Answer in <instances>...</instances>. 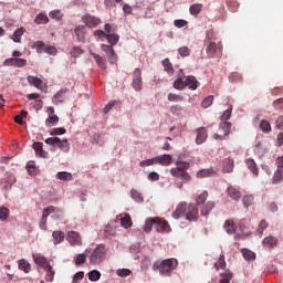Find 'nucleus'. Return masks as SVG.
I'll list each match as a JSON object with an SVG mask.
<instances>
[{"mask_svg":"<svg viewBox=\"0 0 283 283\" xmlns=\"http://www.w3.org/2000/svg\"><path fill=\"white\" fill-rule=\"evenodd\" d=\"M178 268V259H166L163 261H156L153 264V271H159L160 275H171V271H176Z\"/></svg>","mask_w":283,"mask_h":283,"instance_id":"nucleus-1","label":"nucleus"},{"mask_svg":"<svg viewBox=\"0 0 283 283\" xmlns=\"http://www.w3.org/2000/svg\"><path fill=\"white\" fill-rule=\"evenodd\" d=\"M198 80L196 76L188 75V76H179L172 84V87L175 90L182 91L185 87H188L189 90L196 91L198 90Z\"/></svg>","mask_w":283,"mask_h":283,"instance_id":"nucleus-2","label":"nucleus"},{"mask_svg":"<svg viewBox=\"0 0 283 283\" xmlns=\"http://www.w3.org/2000/svg\"><path fill=\"white\" fill-rule=\"evenodd\" d=\"M105 255H107V250L105 249V245L99 244L91 253L88 258L90 263L94 266H97L98 264H102V262L105 260Z\"/></svg>","mask_w":283,"mask_h":283,"instance_id":"nucleus-3","label":"nucleus"},{"mask_svg":"<svg viewBox=\"0 0 283 283\" xmlns=\"http://www.w3.org/2000/svg\"><path fill=\"white\" fill-rule=\"evenodd\" d=\"M45 144L59 147V149H61V151H63L64 154L70 153V142H67V139H61L59 137H49L45 139Z\"/></svg>","mask_w":283,"mask_h":283,"instance_id":"nucleus-4","label":"nucleus"},{"mask_svg":"<svg viewBox=\"0 0 283 283\" xmlns=\"http://www.w3.org/2000/svg\"><path fill=\"white\" fill-rule=\"evenodd\" d=\"M208 59H220L222 56V45L216 42H209L206 48Z\"/></svg>","mask_w":283,"mask_h":283,"instance_id":"nucleus-5","label":"nucleus"},{"mask_svg":"<svg viewBox=\"0 0 283 283\" xmlns=\"http://www.w3.org/2000/svg\"><path fill=\"white\" fill-rule=\"evenodd\" d=\"M132 87L135 92L143 91V71H140V69H135L133 72Z\"/></svg>","mask_w":283,"mask_h":283,"instance_id":"nucleus-6","label":"nucleus"},{"mask_svg":"<svg viewBox=\"0 0 283 283\" xmlns=\"http://www.w3.org/2000/svg\"><path fill=\"white\" fill-rule=\"evenodd\" d=\"M101 49L103 52H105V54L107 55V60L112 65L118 63V54H116L114 46L108 44H101Z\"/></svg>","mask_w":283,"mask_h":283,"instance_id":"nucleus-7","label":"nucleus"},{"mask_svg":"<svg viewBox=\"0 0 283 283\" xmlns=\"http://www.w3.org/2000/svg\"><path fill=\"white\" fill-rule=\"evenodd\" d=\"M66 240L71 244V247H83V239L81 238V234L76 231H69Z\"/></svg>","mask_w":283,"mask_h":283,"instance_id":"nucleus-8","label":"nucleus"},{"mask_svg":"<svg viewBox=\"0 0 283 283\" xmlns=\"http://www.w3.org/2000/svg\"><path fill=\"white\" fill-rule=\"evenodd\" d=\"M155 229L157 233H169V231H171V228L169 227V222L158 217L155 218Z\"/></svg>","mask_w":283,"mask_h":283,"instance_id":"nucleus-9","label":"nucleus"},{"mask_svg":"<svg viewBox=\"0 0 283 283\" xmlns=\"http://www.w3.org/2000/svg\"><path fill=\"white\" fill-rule=\"evenodd\" d=\"M176 166L177 167L170 169V174L171 176H174V178H178V174L187 171V169H189L190 164L187 161H177Z\"/></svg>","mask_w":283,"mask_h":283,"instance_id":"nucleus-10","label":"nucleus"},{"mask_svg":"<svg viewBox=\"0 0 283 283\" xmlns=\"http://www.w3.org/2000/svg\"><path fill=\"white\" fill-rule=\"evenodd\" d=\"M82 21L85 23L86 28H96L97 25H101V20L92 14L83 15Z\"/></svg>","mask_w":283,"mask_h":283,"instance_id":"nucleus-11","label":"nucleus"},{"mask_svg":"<svg viewBox=\"0 0 283 283\" xmlns=\"http://www.w3.org/2000/svg\"><path fill=\"white\" fill-rule=\"evenodd\" d=\"M186 220H189V222H196L198 220V207L196 205H189L187 207Z\"/></svg>","mask_w":283,"mask_h":283,"instance_id":"nucleus-12","label":"nucleus"},{"mask_svg":"<svg viewBox=\"0 0 283 283\" xmlns=\"http://www.w3.org/2000/svg\"><path fill=\"white\" fill-rule=\"evenodd\" d=\"M187 202H180L174 211L172 218H175V220H179L182 216H187Z\"/></svg>","mask_w":283,"mask_h":283,"instance_id":"nucleus-13","label":"nucleus"},{"mask_svg":"<svg viewBox=\"0 0 283 283\" xmlns=\"http://www.w3.org/2000/svg\"><path fill=\"white\" fill-rule=\"evenodd\" d=\"M156 165H161L163 167H169L171 165L172 157L171 155H160L155 157Z\"/></svg>","mask_w":283,"mask_h":283,"instance_id":"nucleus-14","label":"nucleus"},{"mask_svg":"<svg viewBox=\"0 0 283 283\" xmlns=\"http://www.w3.org/2000/svg\"><path fill=\"white\" fill-rule=\"evenodd\" d=\"M208 134H207V128L205 127H200L197 129V137H196V143L198 145H202L203 143L207 142L208 138Z\"/></svg>","mask_w":283,"mask_h":283,"instance_id":"nucleus-15","label":"nucleus"},{"mask_svg":"<svg viewBox=\"0 0 283 283\" xmlns=\"http://www.w3.org/2000/svg\"><path fill=\"white\" fill-rule=\"evenodd\" d=\"M35 156H40V158H48V151L43 149V143L34 142L32 145Z\"/></svg>","mask_w":283,"mask_h":283,"instance_id":"nucleus-16","label":"nucleus"},{"mask_svg":"<svg viewBox=\"0 0 283 283\" xmlns=\"http://www.w3.org/2000/svg\"><path fill=\"white\" fill-rule=\"evenodd\" d=\"M75 36H77L78 43L85 41V35L87 34V28L83 24L77 25L74 30Z\"/></svg>","mask_w":283,"mask_h":283,"instance_id":"nucleus-17","label":"nucleus"},{"mask_svg":"<svg viewBox=\"0 0 283 283\" xmlns=\"http://www.w3.org/2000/svg\"><path fill=\"white\" fill-rule=\"evenodd\" d=\"M245 166L248 167L249 171L253 174V176H259L260 169L258 168V164L252 158L245 160Z\"/></svg>","mask_w":283,"mask_h":283,"instance_id":"nucleus-18","label":"nucleus"},{"mask_svg":"<svg viewBox=\"0 0 283 283\" xmlns=\"http://www.w3.org/2000/svg\"><path fill=\"white\" fill-rule=\"evenodd\" d=\"M227 193L229 196V198H231L232 200H240V198H242V193L240 192V190H238L237 188H234L233 186H230L227 189Z\"/></svg>","mask_w":283,"mask_h":283,"instance_id":"nucleus-19","label":"nucleus"},{"mask_svg":"<svg viewBox=\"0 0 283 283\" xmlns=\"http://www.w3.org/2000/svg\"><path fill=\"white\" fill-rule=\"evenodd\" d=\"M65 94H67V88L60 90L54 96H53V105H59V103H63L65 101Z\"/></svg>","mask_w":283,"mask_h":283,"instance_id":"nucleus-20","label":"nucleus"},{"mask_svg":"<svg viewBox=\"0 0 283 283\" xmlns=\"http://www.w3.org/2000/svg\"><path fill=\"white\" fill-rule=\"evenodd\" d=\"M216 207V203L213 201H208L201 207V216L207 218L211 211H213V208Z\"/></svg>","mask_w":283,"mask_h":283,"instance_id":"nucleus-21","label":"nucleus"},{"mask_svg":"<svg viewBox=\"0 0 283 283\" xmlns=\"http://www.w3.org/2000/svg\"><path fill=\"white\" fill-rule=\"evenodd\" d=\"M91 56H93L94 61L97 63L98 67H101V70H107V62L105 61V59H103V56L91 52Z\"/></svg>","mask_w":283,"mask_h":283,"instance_id":"nucleus-22","label":"nucleus"},{"mask_svg":"<svg viewBox=\"0 0 283 283\" xmlns=\"http://www.w3.org/2000/svg\"><path fill=\"white\" fill-rule=\"evenodd\" d=\"M234 167V161L231 158H226L223 160L222 169L224 174H232Z\"/></svg>","mask_w":283,"mask_h":283,"instance_id":"nucleus-23","label":"nucleus"},{"mask_svg":"<svg viewBox=\"0 0 283 283\" xmlns=\"http://www.w3.org/2000/svg\"><path fill=\"white\" fill-rule=\"evenodd\" d=\"M223 227L227 233H229V235H233V233L238 231V226H235V222H233L232 220H226Z\"/></svg>","mask_w":283,"mask_h":283,"instance_id":"nucleus-24","label":"nucleus"},{"mask_svg":"<svg viewBox=\"0 0 283 283\" xmlns=\"http://www.w3.org/2000/svg\"><path fill=\"white\" fill-rule=\"evenodd\" d=\"M161 65L165 72H167L169 76H174V72H175L174 64H171V62L169 61V57H166L165 60H163Z\"/></svg>","mask_w":283,"mask_h":283,"instance_id":"nucleus-25","label":"nucleus"},{"mask_svg":"<svg viewBox=\"0 0 283 283\" xmlns=\"http://www.w3.org/2000/svg\"><path fill=\"white\" fill-rule=\"evenodd\" d=\"M27 81L30 85H33V87H36V90H41V85H43V80L36 76L29 75L27 77Z\"/></svg>","mask_w":283,"mask_h":283,"instance_id":"nucleus-26","label":"nucleus"},{"mask_svg":"<svg viewBox=\"0 0 283 283\" xmlns=\"http://www.w3.org/2000/svg\"><path fill=\"white\" fill-rule=\"evenodd\" d=\"M34 23L36 25H45L46 23H50V18H48V14L44 12H41L35 17Z\"/></svg>","mask_w":283,"mask_h":283,"instance_id":"nucleus-27","label":"nucleus"},{"mask_svg":"<svg viewBox=\"0 0 283 283\" xmlns=\"http://www.w3.org/2000/svg\"><path fill=\"white\" fill-rule=\"evenodd\" d=\"M263 244L268 247V249H273V247H277V238L273 235L265 237L263 239Z\"/></svg>","mask_w":283,"mask_h":283,"instance_id":"nucleus-28","label":"nucleus"},{"mask_svg":"<svg viewBox=\"0 0 283 283\" xmlns=\"http://www.w3.org/2000/svg\"><path fill=\"white\" fill-rule=\"evenodd\" d=\"M52 238L54 240V244H61V242L65 240V232L61 230L53 231Z\"/></svg>","mask_w":283,"mask_h":283,"instance_id":"nucleus-29","label":"nucleus"},{"mask_svg":"<svg viewBox=\"0 0 283 283\" xmlns=\"http://www.w3.org/2000/svg\"><path fill=\"white\" fill-rule=\"evenodd\" d=\"M33 259H34L35 264H38L42 269H46L48 266L51 265L45 256H35V255H33Z\"/></svg>","mask_w":283,"mask_h":283,"instance_id":"nucleus-30","label":"nucleus"},{"mask_svg":"<svg viewBox=\"0 0 283 283\" xmlns=\"http://www.w3.org/2000/svg\"><path fill=\"white\" fill-rule=\"evenodd\" d=\"M202 3H195L190 6L189 12L192 17H198L202 12Z\"/></svg>","mask_w":283,"mask_h":283,"instance_id":"nucleus-31","label":"nucleus"},{"mask_svg":"<svg viewBox=\"0 0 283 283\" xmlns=\"http://www.w3.org/2000/svg\"><path fill=\"white\" fill-rule=\"evenodd\" d=\"M19 269L24 273H30V271L32 270V266L30 265V262H28V260L21 259L19 260Z\"/></svg>","mask_w":283,"mask_h":283,"instance_id":"nucleus-32","label":"nucleus"},{"mask_svg":"<svg viewBox=\"0 0 283 283\" xmlns=\"http://www.w3.org/2000/svg\"><path fill=\"white\" fill-rule=\"evenodd\" d=\"M56 179L57 180L70 181V180H74V176L72 175V172L60 171V172L56 174Z\"/></svg>","mask_w":283,"mask_h":283,"instance_id":"nucleus-33","label":"nucleus"},{"mask_svg":"<svg viewBox=\"0 0 283 283\" xmlns=\"http://www.w3.org/2000/svg\"><path fill=\"white\" fill-rule=\"evenodd\" d=\"M219 127L223 130L224 136H229V134H231V127H233V124H231V122H220Z\"/></svg>","mask_w":283,"mask_h":283,"instance_id":"nucleus-34","label":"nucleus"},{"mask_svg":"<svg viewBox=\"0 0 283 283\" xmlns=\"http://www.w3.org/2000/svg\"><path fill=\"white\" fill-rule=\"evenodd\" d=\"M120 224L124 227V229H129L133 224L132 217L129 214L125 213L120 217Z\"/></svg>","mask_w":283,"mask_h":283,"instance_id":"nucleus-35","label":"nucleus"},{"mask_svg":"<svg viewBox=\"0 0 283 283\" xmlns=\"http://www.w3.org/2000/svg\"><path fill=\"white\" fill-rule=\"evenodd\" d=\"M156 229V218H149L146 220L145 226H144V231L146 233H151V228Z\"/></svg>","mask_w":283,"mask_h":283,"instance_id":"nucleus-36","label":"nucleus"},{"mask_svg":"<svg viewBox=\"0 0 283 283\" xmlns=\"http://www.w3.org/2000/svg\"><path fill=\"white\" fill-rule=\"evenodd\" d=\"M283 180V171L280 168H276L273 177H272V182L273 185H280V182H282Z\"/></svg>","mask_w":283,"mask_h":283,"instance_id":"nucleus-37","label":"nucleus"},{"mask_svg":"<svg viewBox=\"0 0 283 283\" xmlns=\"http://www.w3.org/2000/svg\"><path fill=\"white\" fill-rule=\"evenodd\" d=\"M22 34H25V29L24 28H20L18 30H15L13 35L11 36L12 41L14 43H21Z\"/></svg>","mask_w":283,"mask_h":283,"instance_id":"nucleus-38","label":"nucleus"},{"mask_svg":"<svg viewBox=\"0 0 283 283\" xmlns=\"http://www.w3.org/2000/svg\"><path fill=\"white\" fill-rule=\"evenodd\" d=\"M254 202H255V197L253 195H247L242 199V203L245 209H249V207H251V205H254Z\"/></svg>","mask_w":283,"mask_h":283,"instance_id":"nucleus-39","label":"nucleus"},{"mask_svg":"<svg viewBox=\"0 0 283 283\" xmlns=\"http://www.w3.org/2000/svg\"><path fill=\"white\" fill-rule=\"evenodd\" d=\"M44 271L46 273L45 280L48 282H54V275L56 272H54V269L52 268V265H48L46 268H44Z\"/></svg>","mask_w":283,"mask_h":283,"instance_id":"nucleus-40","label":"nucleus"},{"mask_svg":"<svg viewBox=\"0 0 283 283\" xmlns=\"http://www.w3.org/2000/svg\"><path fill=\"white\" fill-rule=\"evenodd\" d=\"M106 40L108 41L109 45L114 48V45H117L118 41H120V36L116 33L107 34Z\"/></svg>","mask_w":283,"mask_h":283,"instance_id":"nucleus-41","label":"nucleus"},{"mask_svg":"<svg viewBox=\"0 0 283 283\" xmlns=\"http://www.w3.org/2000/svg\"><path fill=\"white\" fill-rule=\"evenodd\" d=\"M208 198H209V192L207 190H205L203 192L198 195V197L196 199L197 206L200 207V205H205V202H207Z\"/></svg>","mask_w":283,"mask_h":283,"instance_id":"nucleus-42","label":"nucleus"},{"mask_svg":"<svg viewBox=\"0 0 283 283\" xmlns=\"http://www.w3.org/2000/svg\"><path fill=\"white\" fill-rule=\"evenodd\" d=\"M227 268V261L224 260V254H221L218 259V261L214 263V269L217 271H220V269Z\"/></svg>","mask_w":283,"mask_h":283,"instance_id":"nucleus-43","label":"nucleus"},{"mask_svg":"<svg viewBox=\"0 0 283 283\" xmlns=\"http://www.w3.org/2000/svg\"><path fill=\"white\" fill-rule=\"evenodd\" d=\"M168 101L170 103H182V101H185V97H182V95H178L176 93H169Z\"/></svg>","mask_w":283,"mask_h":283,"instance_id":"nucleus-44","label":"nucleus"},{"mask_svg":"<svg viewBox=\"0 0 283 283\" xmlns=\"http://www.w3.org/2000/svg\"><path fill=\"white\" fill-rule=\"evenodd\" d=\"M57 124H59V116L56 115H51L45 120L46 127H53L54 125H57Z\"/></svg>","mask_w":283,"mask_h":283,"instance_id":"nucleus-45","label":"nucleus"},{"mask_svg":"<svg viewBox=\"0 0 283 283\" xmlns=\"http://www.w3.org/2000/svg\"><path fill=\"white\" fill-rule=\"evenodd\" d=\"M84 52H85V51H83V49H81V46H73V48L71 49L70 54H71V56H72L73 59H78Z\"/></svg>","mask_w":283,"mask_h":283,"instance_id":"nucleus-46","label":"nucleus"},{"mask_svg":"<svg viewBox=\"0 0 283 283\" xmlns=\"http://www.w3.org/2000/svg\"><path fill=\"white\" fill-rule=\"evenodd\" d=\"M88 280L91 282H98V280H101V272L98 270L88 272Z\"/></svg>","mask_w":283,"mask_h":283,"instance_id":"nucleus-47","label":"nucleus"},{"mask_svg":"<svg viewBox=\"0 0 283 283\" xmlns=\"http://www.w3.org/2000/svg\"><path fill=\"white\" fill-rule=\"evenodd\" d=\"M213 176V170L211 169H201L197 172V178H209Z\"/></svg>","mask_w":283,"mask_h":283,"instance_id":"nucleus-48","label":"nucleus"},{"mask_svg":"<svg viewBox=\"0 0 283 283\" xmlns=\"http://www.w3.org/2000/svg\"><path fill=\"white\" fill-rule=\"evenodd\" d=\"M213 105V95L207 96L202 102H201V107L203 109H207Z\"/></svg>","mask_w":283,"mask_h":283,"instance_id":"nucleus-49","label":"nucleus"},{"mask_svg":"<svg viewBox=\"0 0 283 283\" xmlns=\"http://www.w3.org/2000/svg\"><path fill=\"white\" fill-rule=\"evenodd\" d=\"M260 129L264 132V134H270L271 132V123L269 120H261L260 123Z\"/></svg>","mask_w":283,"mask_h":283,"instance_id":"nucleus-50","label":"nucleus"},{"mask_svg":"<svg viewBox=\"0 0 283 283\" xmlns=\"http://www.w3.org/2000/svg\"><path fill=\"white\" fill-rule=\"evenodd\" d=\"M63 134H67V129H65L63 127L53 128L50 132V136H63Z\"/></svg>","mask_w":283,"mask_h":283,"instance_id":"nucleus-51","label":"nucleus"},{"mask_svg":"<svg viewBox=\"0 0 283 283\" xmlns=\"http://www.w3.org/2000/svg\"><path fill=\"white\" fill-rule=\"evenodd\" d=\"M242 255L244 260H255V253L251 250L244 249L242 250Z\"/></svg>","mask_w":283,"mask_h":283,"instance_id":"nucleus-52","label":"nucleus"},{"mask_svg":"<svg viewBox=\"0 0 283 283\" xmlns=\"http://www.w3.org/2000/svg\"><path fill=\"white\" fill-rule=\"evenodd\" d=\"M178 54L181 55L182 57L190 56L191 54V49L188 46H181L177 50Z\"/></svg>","mask_w":283,"mask_h":283,"instance_id":"nucleus-53","label":"nucleus"},{"mask_svg":"<svg viewBox=\"0 0 283 283\" xmlns=\"http://www.w3.org/2000/svg\"><path fill=\"white\" fill-rule=\"evenodd\" d=\"M10 217V209L6 207L0 208V220L3 222L7 218Z\"/></svg>","mask_w":283,"mask_h":283,"instance_id":"nucleus-54","label":"nucleus"},{"mask_svg":"<svg viewBox=\"0 0 283 283\" xmlns=\"http://www.w3.org/2000/svg\"><path fill=\"white\" fill-rule=\"evenodd\" d=\"M43 52H45V54H51L52 56H56V54L59 53V50H56L55 46L46 45L44 46Z\"/></svg>","mask_w":283,"mask_h":283,"instance_id":"nucleus-55","label":"nucleus"},{"mask_svg":"<svg viewBox=\"0 0 283 283\" xmlns=\"http://www.w3.org/2000/svg\"><path fill=\"white\" fill-rule=\"evenodd\" d=\"M231 112H233V106H230L222 115L221 123H227L231 118Z\"/></svg>","mask_w":283,"mask_h":283,"instance_id":"nucleus-56","label":"nucleus"},{"mask_svg":"<svg viewBox=\"0 0 283 283\" xmlns=\"http://www.w3.org/2000/svg\"><path fill=\"white\" fill-rule=\"evenodd\" d=\"M130 196H132V199L135 200L136 202H143V195H140V192H138L137 190H132L130 191Z\"/></svg>","mask_w":283,"mask_h":283,"instance_id":"nucleus-57","label":"nucleus"},{"mask_svg":"<svg viewBox=\"0 0 283 283\" xmlns=\"http://www.w3.org/2000/svg\"><path fill=\"white\" fill-rule=\"evenodd\" d=\"M151 165H156V157L146 159V160H142L139 163V166H142V167H151Z\"/></svg>","mask_w":283,"mask_h":283,"instance_id":"nucleus-58","label":"nucleus"},{"mask_svg":"<svg viewBox=\"0 0 283 283\" xmlns=\"http://www.w3.org/2000/svg\"><path fill=\"white\" fill-rule=\"evenodd\" d=\"M34 48L36 49V52L39 54H43V50L45 49V42L44 41H36L34 43Z\"/></svg>","mask_w":283,"mask_h":283,"instance_id":"nucleus-59","label":"nucleus"},{"mask_svg":"<svg viewBox=\"0 0 283 283\" xmlns=\"http://www.w3.org/2000/svg\"><path fill=\"white\" fill-rule=\"evenodd\" d=\"M268 228H269V222H266V220H261V222L259 223L258 233L262 235V233H264V229H268Z\"/></svg>","mask_w":283,"mask_h":283,"instance_id":"nucleus-60","label":"nucleus"},{"mask_svg":"<svg viewBox=\"0 0 283 283\" xmlns=\"http://www.w3.org/2000/svg\"><path fill=\"white\" fill-rule=\"evenodd\" d=\"M117 275L119 277H128V275H132V270H129V269H119V270H117Z\"/></svg>","mask_w":283,"mask_h":283,"instance_id":"nucleus-61","label":"nucleus"},{"mask_svg":"<svg viewBox=\"0 0 283 283\" xmlns=\"http://www.w3.org/2000/svg\"><path fill=\"white\" fill-rule=\"evenodd\" d=\"M86 256L85 254H77L75 256V264L76 266H81V264H85Z\"/></svg>","mask_w":283,"mask_h":283,"instance_id":"nucleus-62","label":"nucleus"},{"mask_svg":"<svg viewBox=\"0 0 283 283\" xmlns=\"http://www.w3.org/2000/svg\"><path fill=\"white\" fill-rule=\"evenodd\" d=\"M170 111H171V114H174L175 116H180V114H182V106L180 105L171 106Z\"/></svg>","mask_w":283,"mask_h":283,"instance_id":"nucleus-63","label":"nucleus"},{"mask_svg":"<svg viewBox=\"0 0 283 283\" xmlns=\"http://www.w3.org/2000/svg\"><path fill=\"white\" fill-rule=\"evenodd\" d=\"M83 277H85V273L83 271H80L74 274L72 283H78L81 282V280H83Z\"/></svg>","mask_w":283,"mask_h":283,"instance_id":"nucleus-64","label":"nucleus"}]
</instances>
